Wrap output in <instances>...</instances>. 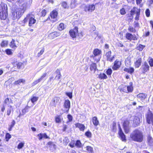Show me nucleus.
<instances>
[{
  "instance_id": "obj_40",
  "label": "nucleus",
  "mask_w": 153,
  "mask_h": 153,
  "mask_svg": "<svg viewBox=\"0 0 153 153\" xmlns=\"http://www.w3.org/2000/svg\"><path fill=\"white\" fill-rule=\"evenodd\" d=\"M59 30L60 31H62L64 28V24L62 23H60L59 25Z\"/></svg>"
},
{
  "instance_id": "obj_11",
  "label": "nucleus",
  "mask_w": 153,
  "mask_h": 153,
  "mask_svg": "<svg viewBox=\"0 0 153 153\" xmlns=\"http://www.w3.org/2000/svg\"><path fill=\"white\" fill-rule=\"evenodd\" d=\"M146 120L148 123H152L153 125V114L150 113H148L147 115Z\"/></svg>"
},
{
  "instance_id": "obj_1",
  "label": "nucleus",
  "mask_w": 153,
  "mask_h": 153,
  "mask_svg": "<svg viewBox=\"0 0 153 153\" xmlns=\"http://www.w3.org/2000/svg\"><path fill=\"white\" fill-rule=\"evenodd\" d=\"M130 137L134 141L141 142L143 140V133L139 130L135 129L131 134Z\"/></svg>"
},
{
  "instance_id": "obj_51",
  "label": "nucleus",
  "mask_w": 153,
  "mask_h": 153,
  "mask_svg": "<svg viewBox=\"0 0 153 153\" xmlns=\"http://www.w3.org/2000/svg\"><path fill=\"white\" fill-rule=\"evenodd\" d=\"M44 51V48H43L41 50V51L39 52L38 53L37 55V56L39 57L41 55H42L43 54Z\"/></svg>"
},
{
  "instance_id": "obj_35",
  "label": "nucleus",
  "mask_w": 153,
  "mask_h": 153,
  "mask_svg": "<svg viewBox=\"0 0 153 153\" xmlns=\"http://www.w3.org/2000/svg\"><path fill=\"white\" fill-rule=\"evenodd\" d=\"M25 142H22L20 143L17 146V149H22L24 146Z\"/></svg>"
},
{
  "instance_id": "obj_4",
  "label": "nucleus",
  "mask_w": 153,
  "mask_h": 153,
  "mask_svg": "<svg viewBox=\"0 0 153 153\" xmlns=\"http://www.w3.org/2000/svg\"><path fill=\"white\" fill-rule=\"evenodd\" d=\"M101 51L98 49H94L93 51L94 55L92 56L93 59L96 62L100 61L101 57Z\"/></svg>"
},
{
  "instance_id": "obj_9",
  "label": "nucleus",
  "mask_w": 153,
  "mask_h": 153,
  "mask_svg": "<svg viewBox=\"0 0 153 153\" xmlns=\"http://www.w3.org/2000/svg\"><path fill=\"white\" fill-rule=\"evenodd\" d=\"M133 120V123L134 126H138L140 123V118L137 116H133L131 117Z\"/></svg>"
},
{
  "instance_id": "obj_7",
  "label": "nucleus",
  "mask_w": 153,
  "mask_h": 153,
  "mask_svg": "<svg viewBox=\"0 0 153 153\" xmlns=\"http://www.w3.org/2000/svg\"><path fill=\"white\" fill-rule=\"evenodd\" d=\"M95 7L94 5H88L85 7L84 10L85 12H92L95 10Z\"/></svg>"
},
{
  "instance_id": "obj_48",
  "label": "nucleus",
  "mask_w": 153,
  "mask_h": 153,
  "mask_svg": "<svg viewBox=\"0 0 153 153\" xmlns=\"http://www.w3.org/2000/svg\"><path fill=\"white\" fill-rule=\"evenodd\" d=\"M11 136L8 133H7L5 135V138L6 141H8L11 138Z\"/></svg>"
},
{
  "instance_id": "obj_58",
  "label": "nucleus",
  "mask_w": 153,
  "mask_h": 153,
  "mask_svg": "<svg viewBox=\"0 0 153 153\" xmlns=\"http://www.w3.org/2000/svg\"><path fill=\"white\" fill-rule=\"evenodd\" d=\"M67 118L69 122H71L72 120L73 117L70 114H68L67 116Z\"/></svg>"
},
{
  "instance_id": "obj_15",
  "label": "nucleus",
  "mask_w": 153,
  "mask_h": 153,
  "mask_svg": "<svg viewBox=\"0 0 153 153\" xmlns=\"http://www.w3.org/2000/svg\"><path fill=\"white\" fill-rule=\"evenodd\" d=\"M64 107L67 110L66 112L68 113L70 107V102L69 100H65L64 104Z\"/></svg>"
},
{
  "instance_id": "obj_24",
  "label": "nucleus",
  "mask_w": 153,
  "mask_h": 153,
  "mask_svg": "<svg viewBox=\"0 0 153 153\" xmlns=\"http://www.w3.org/2000/svg\"><path fill=\"white\" fill-rule=\"evenodd\" d=\"M129 85L127 87V89L128 92H131L133 90V83L132 82L129 83Z\"/></svg>"
},
{
  "instance_id": "obj_20",
  "label": "nucleus",
  "mask_w": 153,
  "mask_h": 153,
  "mask_svg": "<svg viewBox=\"0 0 153 153\" xmlns=\"http://www.w3.org/2000/svg\"><path fill=\"white\" fill-rule=\"evenodd\" d=\"M76 0H71L70 4V7L71 9L75 8L76 6Z\"/></svg>"
},
{
  "instance_id": "obj_13",
  "label": "nucleus",
  "mask_w": 153,
  "mask_h": 153,
  "mask_svg": "<svg viewBox=\"0 0 153 153\" xmlns=\"http://www.w3.org/2000/svg\"><path fill=\"white\" fill-rule=\"evenodd\" d=\"M121 62L119 61L116 60L114 63V64L112 68L113 70H117L120 67L121 65Z\"/></svg>"
},
{
  "instance_id": "obj_27",
  "label": "nucleus",
  "mask_w": 153,
  "mask_h": 153,
  "mask_svg": "<svg viewBox=\"0 0 153 153\" xmlns=\"http://www.w3.org/2000/svg\"><path fill=\"white\" fill-rule=\"evenodd\" d=\"M10 46L11 48L14 49L17 47L16 43L14 40L12 39V41L10 42Z\"/></svg>"
},
{
  "instance_id": "obj_43",
  "label": "nucleus",
  "mask_w": 153,
  "mask_h": 153,
  "mask_svg": "<svg viewBox=\"0 0 153 153\" xmlns=\"http://www.w3.org/2000/svg\"><path fill=\"white\" fill-rule=\"evenodd\" d=\"M7 42L6 40H4L3 41L1 44V45L2 47H4L7 46Z\"/></svg>"
},
{
  "instance_id": "obj_45",
  "label": "nucleus",
  "mask_w": 153,
  "mask_h": 153,
  "mask_svg": "<svg viewBox=\"0 0 153 153\" xmlns=\"http://www.w3.org/2000/svg\"><path fill=\"white\" fill-rule=\"evenodd\" d=\"M86 150L88 152L92 153L93 151V148L90 146H88L86 147Z\"/></svg>"
},
{
  "instance_id": "obj_52",
  "label": "nucleus",
  "mask_w": 153,
  "mask_h": 153,
  "mask_svg": "<svg viewBox=\"0 0 153 153\" xmlns=\"http://www.w3.org/2000/svg\"><path fill=\"white\" fill-rule=\"evenodd\" d=\"M125 132L126 133H128L129 132V127L125 126L123 127Z\"/></svg>"
},
{
  "instance_id": "obj_2",
  "label": "nucleus",
  "mask_w": 153,
  "mask_h": 153,
  "mask_svg": "<svg viewBox=\"0 0 153 153\" xmlns=\"http://www.w3.org/2000/svg\"><path fill=\"white\" fill-rule=\"evenodd\" d=\"M7 7L4 3L0 4V18L1 19L5 20L7 17Z\"/></svg>"
},
{
  "instance_id": "obj_37",
  "label": "nucleus",
  "mask_w": 153,
  "mask_h": 153,
  "mask_svg": "<svg viewBox=\"0 0 153 153\" xmlns=\"http://www.w3.org/2000/svg\"><path fill=\"white\" fill-rule=\"evenodd\" d=\"M148 141L149 145L153 146V139L150 137H149L148 138Z\"/></svg>"
},
{
  "instance_id": "obj_32",
  "label": "nucleus",
  "mask_w": 153,
  "mask_h": 153,
  "mask_svg": "<svg viewBox=\"0 0 153 153\" xmlns=\"http://www.w3.org/2000/svg\"><path fill=\"white\" fill-rule=\"evenodd\" d=\"M99 77L101 79H106L107 78V76L104 73H100L99 75Z\"/></svg>"
},
{
  "instance_id": "obj_26",
  "label": "nucleus",
  "mask_w": 153,
  "mask_h": 153,
  "mask_svg": "<svg viewBox=\"0 0 153 153\" xmlns=\"http://www.w3.org/2000/svg\"><path fill=\"white\" fill-rule=\"evenodd\" d=\"M57 13L56 10H53L51 13V17L52 19H55L57 16Z\"/></svg>"
},
{
  "instance_id": "obj_34",
  "label": "nucleus",
  "mask_w": 153,
  "mask_h": 153,
  "mask_svg": "<svg viewBox=\"0 0 153 153\" xmlns=\"http://www.w3.org/2000/svg\"><path fill=\"white\" fill-rule=\"evenodd\" d=\"M16 123V122L14 120H13L11 123V124L9 126L8 130L9 131L12 130L13 127L14 126Z\"/></svg>"
},
{
  "instance_id": "obj_22",
  "label": "nucleus",
  "mask_w": 153,
  "mask_h": 153,
  "mask_svg": "<svg viewBox=\"0 0 153 153\" xmlns=\"http://www.w3.org/2000/svg\"><path fill=\"white\" fill-rule=\"evenodd\" d=\"M146 97V95L144 94H139L137 95V98L141 100H144Z\"/></svg>"
},
{
  "instance_id": "obj_39",
  "label": "nucleus",
  "mask_w": 153,
  "mask_h": 153,
  "mask_svg": "<svg viewBox=\"0 0 153 153\" xmlns=\"http://www.w3.org/2000/svg\"><path fill=\"white\" fill-rule=\"evenodd\" d=\"M13 64V65L14 66H16V65H17V68H19L22 64V63L21 62H18L17 61L14 63Z\"/></svg>"
},
{
  "instance_id": "obj_54",
  "label": "nucleus",
  "mask_w": 153,
  "mask_h": 153,
  "mask_svg": "<svg viewBox=\"0 0 153 153\" xmlns=\"http://www.w3.org/2000/svg\"><path fill=\"white\" fill-rule=\"evenodd\" d=\"M128 30L131 32H135V29L132 27H129L128 28Z\"/></svg>"
},
{
  "instance_id": "obj_56",
  "label": "nucleus",
  "mask_w": 153,
  "mask_h": 153,
  "mask_svg": "<svg viewBox=\"0 0 153 153\" xmlns=\"http://www.w3.org/2000/svg\"><path fill=\"white\" fill-rule=\"evenodd\" d=\"M47 75V73H44L42 76H41V77L39 79L41 81L43 79L46 77Z\"/></svg>"
},
{
  "instance_id": "obj_21",
  "label": "nucleus",
  "mask_w": 153,
  "mask_h": 153,
  "mask_svg": "<svg viewBox=\"0 0 153 153\" xmlns=\"http://www.w3.org/2000/svg\"><path fill=\"white\" fill-rule=\"evenodd\" d=\"M76 127L79 128L80 131H84L85 128L84 125L82 124L78 123L76 124Z\"/></svg>"
},
{
  "instance_id": "obj_12",
  "label": "nucleus",
  "mask_w": 153,
  "mask_h": 153,
  "mask_svg": "<svg viewBox=\"0 0 153 153\" xmlns=\"http://www.w3.org/2000/svg\"><path fill=\"white\" fill-rule=\"evenodd\" d=\"M149 67L148 63L146 62H145L144 64L142 65L140 69L142 70L143 73H145L149 70Z\"/></svg>"
},
{
  "instance_id": "obj_6",
  "label": "nucleus",
  "mask_w": 153,
  "mask_h": 153,
  "mask_svg": "<svg viewBox=\"0 0 153 153\" xmlns=\"http://www.w3.org/2000/svg\"><path fill=\"white\" fill-rule=\"evenodd\" d=\"M69 33L72 38L76 37L78 34V28L75 27L74 29L71 30L69 31Z\"/></svg>"
},
{
  "instance_id": "obj_41",
  "label": "nucleus",
  "mask_w": 153,
  "mask_h": 153,
  "mask_svg": "<svg viewBox=\"0 0 153 153\" xmlns=\"http://www.w3.org/2000/svg\"><path fill=\"white\" fill-rule=\"evenodd\" d=\"M38 99V97H33L31 99V101L32 102L34 103V102L36 101Z\"/></svg>"
},
{
  "instance_id": "obj_44",
  "label": "nucleus",
  "mask_w": 153,
  "mask_h": 153,
  "mask_svg": "<svg viewBox=\"0 0 153 153\" xmlns=\"http://www.w3.org/2000/svg\"><path fill=\"white\" fill-rule=\"evenodd\" d=\"M129 122L128 120H126L125 121L123 124V127L127 126L129 127Z\"/></svg>"
},
{
  "instance_id": "obj_17",
  "label": "nucleus",
  "mask_w": 153,
  "mask_h": 153,
  "mask_svg": "<svg viewBox=\"0 0 153 153\" xmlns=\"http://www.w3.org/2000/svg\"><path fill=\"white\" fill-rule=\"evenodd\" d=\"M111 51L107 52L106 54V56L107 57V60L110 62H112L114 58V56H113L112 57H111Z\"/></svg>"
},
{
  "instance_id": "obj_59",
  "label": "nucleus",
  "mask_w": 153,
  "mask_h": 153,
  "mask_svg": "<svg viewBox=\"0 0 153 153\" xmlns=\"http://www.w3.org/2000/svg\"><path fill=\"white\" fill-rule=\"evenodd\" d=\"M146 14L147 17H149L150 15V11L149 9H147L146 11Z\"/></svg>"
},
{
  "instance_id": "obj_19",
  "label": "nucleus",
  "mask_w": 153,
  "mask_h": 153,
  "mask_svg": "<svg viewBox=\"0 0 153 153\" xmlns=\"http://www.w3.org/2000/svg\"><path fill=\"white\" fill-rule=\"evenodd\" d=\"M26 80L23 79H20L14 82V84L16 85H20L21 83L25 84V82Z\"/></svg>"
},
{
  "instance_id": "obj_14",
  "label": "nucleus",
  "mask_w": 153,
  "mask_h": 153,
  "mask_svg": "<svg viewBox=\"0 0 153 153\" xmlns=\"http://www.w3.org/2000/svg\"><path fill=\"white\" fill-rule=\"evenodd\" d=\"M60 35V32L56 31L50 33L49 35L48 36L50 39H53L58 36H59Z\"/></svg>"
},
{
  "instance_id": "obj_46",
  "label": "nucleus",
  "mask_w": 153,
  "mask_h": 153,
  "mask_svg": "<svg viewBox=\"0 0 153 153\" xmlns=\"http://www.w3.org/2000/svg\"><path fill=\"white\" fill-rule=\"evenodd\" d=\"M85 135L88 138H91L92 136L91 133L90 131H88L85 133Z\"/></svg>"
},
{
  "instance_id": "obj_61",
  "label": "nucleus",
  "mask_w": 153,
  "mask_h": 153,
  "mask_svg": "<svg viewBox=\"0 0 153 153\" xmlns=\"http://www.w3.org/2000/svg\"><path fill=\"white\" fill-rule=\"evenodd\" d=\"M37 137L39 140H41L42 139V133H40L37 135Z\"/></svg>"
},
{
  "instance_id": "obj_62",
  "label": "nucleus",
  "mask_w": 153,
  "mask_h": 153,
  "mask_svg": "<svg viewBox=\"0 0 153 153\" xmlns=\"http://www.w3.org/2000/svg\"><path fill=\"white\" fill-rule=\"evenodd\" d=\"M41 13L42 16H44L45 15L46 12L45 10H44L42 11Z\"/></svg>"
},
{
  "instance_id": "obj_38",
  "label": "nucleus",
  "mask_w": 153,
  "mask_h": 153,
  "mask_svg": "<svg viewBox=\"0 0 153 153\" xmlns=\"http://www.w3.org/2000/svg\"><path fill=\"white\" fill-rule=\"evenodd\" d=\"M30 108V107L28 106H26L25 108L23 109H22V111L23 114V115L25 113L27 112L28 109Z\"/></svg>"
},
{
  "instance_id": "obj_50",
  "label": "nucleus",
  "mask_w": 153,
  "mask_h": 153,
  "mask_svg": "<svg viewBox=\"0 0 153 153\" xmlns=\"http://www.w3.org/2000/svg\"><path fill=\"white\" fill-rule=\"evenodd\" d=\"M145 47V46L143 45L140 44L137 47V48L139 51H141L143 50V49Z\"/></svg>"
},
{
  "instance_id": "obj_30",
  "label": "nucleus",
  "mask_w": 153,
  "mask_h": 153,
  "mask_svg": "<svg viewBox=\"0 0 153 153\" xmlns=\"http://www.w3.org/2000/svg\"><path fill=\"white\" fill-rule=\"evenodd\" d=\"M61 5L64 9H68L69 8L67 3L65 1H63L62 2Z\"/></svg>"
},
{
  "instance_id": "obj_3",
  "label": "nucleus",
  "mask_w": 153,
  "mask_h": 153,
  "mask_svg": "<svg viewBox=\"0 0 153 153\" xmlns=\"http://www.w3.org/2000/svg\"><path fill=\"white\" fill-rule=\"evenodd\" d=\"M29 20V25L31 26L32 25L36 23V20L34 19V16L32 14H28L26 17L24 19L23 21L24 23L27 22V20Z\"/></svg>"
},
{
  "instance_id": "obj_5",
  "label": "nucleus",
  "mask_w": 153,
  "mask_h": 153,
  "mask_svg": "<svg viewBox=\"0 0 153 153\" xmlns=\"http://www.w3.org/2000/svg\"><path fill=\"white\" fill-rule=\"evenodd\" d=\"M24 12V11L22 9V8H20L17 9L16 12L13 13V19H15L20 17L21 15Z\"/></svg>"
},
{
  "instance_id": "obj_47",
  "label": "nucleus",
  "mask_w": 153,
  "mask_h": 153,
  "mask_svg": "<svg viewBox=\"0 0 153 153\" xmlns=\"http://www.w3.org/2000/svg\"><path fill=\"white\" fill-rule=\"evenodd\" d=\"M41 81L40 80V79H38L35 80L34 82H33L32 84V86H34L35 85H36L37 84V83L40 82Z\"/></svg>"
},
{
  "instance_id": "obj_16",
  "label": "nucleus",
  "mask_w": 153,
  "mask_h": 153,
  "mask_svg": "<svg viewBox=\"0 0 153 153\" xmlns=\"http://www.w3.org/2000/svg\"><path fill=\"white\" fill-rule=\"evenodd\" d=\"M119 134L121 140L123 141H126V136L123 133V132L122 129L120 127L119 128Z\"/></svg>"
},
{
  "instance_id": "obj_64",
  "label": "nucleus",
  "mask_w": 153,
  "mask_h": 153,
  "mask_svg": "<svg viewBox=\"0 0 153 153\" xmlns=\"http://www.w3.org/2000/svg\"><path fill=\"white\" fill-rule=\"evenodd\" d=\"M42 138H49V137H48L47 134L45 133L42 134Z\"/></svg>"
},
{
  "instance_id": "obj_55",
  "label": "nucleus",
  "mask_w": 153,
  "mask_h": 153,
  "mask_svg": "<svg viewBox=\"0 0 153 153\" xmlns=\"http://www.w3.org/2000/svg\"><path fill=\"white\" fill-rule=\"evenodd\" d=\"M149 62L151 67L153 66V59L152 58L149 59Z\"/></svg>"
},
{
  "instance_id": "obj_29",
  "label": "nucleus",
  "mask_w": 153,
  "mask_h": 153,
  "mask_svg": "<svg viewBox=\"0 0 153 153\" xmlns=\"http://www.w3.org/2000/svg\"><path fill=\"white\" fill-rule=\"evenodd\" d=\"M141 59H138L135 63V66L136 68H138L141 65Z\"/></svg>"
},
{
  "instance_id": "obj_25",
  "label": "nucleus",
  "mask_w": 153,
  "mask_h": 153,
  "mask_svg": "<svg viewBox=\"0 0 153 153\" xmlns=\"http://www.w3.org/2000/svg\"><path fill=\"white\" fill-rule=\"evenodd\" d=\"M92 122L95 126H97L99 124V121L96 117H93L92 118Z\"/></svg>"
},
{
  "instance_id": "obj_36",
  "label": "nucleus",
  "mask_w": 153,
  "mask_h": 153,
  "mask_svg": "<svg viewBox=\"0 0 153 153\" xmlns=\"http://www.w3.org/2000/svg\"><path fill=\"white\" fill-rule=\"evenodd\" d=\"M62 119L61 116H58L56 117V123H60Z\"/></svg>"
},
{
  "instance_id": "obj_60",
  "label": "nucleus",
  "mask_w": 153,
  "mask_h": 153,
  "mask_svg": "<svg viewBox=\"0 0 153 153\" xmlns=\"http://www.w3.org/2000/svg\"><path fill=\"white\" fill-rule=\"evenodd\" d=\"M120 13L122 15H124L126 13L125 10L124 8H122L120 10Z\"/></svg>"
},
{
  "instance_id": "obj_63",
  "label": "nucleus",
  "mask_w": 153,
  "mask_h": 153,
  "mask_svg": "<svg viewBox=\"0 0 153 153\" xmlns=\"http://www.w3.org/2000/svg\"><path fill=\"white\" fill-rule=\"evenodd\" d=\"M147 2L149 5L151 6L152 4H153V0H149Z\"/></svg>"
},
{
  "instance_id": "obj_31",
  "label": "nucleus",
  "mask_w": 153,
  "mask_h": 153,
  "mask_svg": "<svg viewBox=\"0 0 153 153\" xmlns=\"http://www.w3.org/2000/svg\"><path fill=\"white\" fill-rule=\"evenodd\" d=\"M75 146L77 147L81 148L83 146V145L81 143L80 140H77L75 143Z\"/></svg>"
},
{
  "instance_id": "obj_33",
  "label": "nucleus",
  "mask_w": 153,
  "mask_h": 153,
  "mask_svg": "<svg viewBox=\"0 0 153 153\" xmlns=\"http://www.w3.org/2000/svg\"><path fill=\"white\" fill-rule=\"evenodd\" d=\"M97 68V65L95 63H92L90 66V69L91 71L94 70L95 72Z\"/></svg>"
},
{
  "instance_id": "obj_10",
  "label": "nucleus",
  "mask_w": 153,
  "mask_h": 153,
  "mask_svg": "<svg viewBox=\"0 0 153 153\" xmlns=\"http://www.w3.org/2000/svg\"><path fill=\"white\" fill-rule=\"evenodd\" d=\"M60 98L58 97H55L50 102V105L51 106L55 107L58 103L59 102Z\"/></svg>"
},
{
  "instance_id": "obj_42",
  "label": "nucleus",
  "mask_w": 153,
  "mask_h": 153,
  "mask_svg": "<svg viewBox=\"0 0 153 153\" xmlns=\"http://www.w3.org/2000/svg\"><path fill=\"white\" fill-rule=\"evenodd\" d=\"M69 140L67 137H65L63 140V143L65 145H67L69 142Z\"/></svg>"
},
{
  "instance_id": "obj_53",
  "label": "nucleus",
  "mask_w": 153,
  "mask_h": 153,
  "mask_svg": "<svg viewBox=\"0 0 153 153\" xmlns=\"http://www.w3.org/2000/svg\"><path fill=\"white\" fill-rule=\"evenodd\" d=\"M5 52L8 55H11L12 54V52L11 49H8L6 50Z\"/></svg>"
},
{
  "instance_id": "obj_57",
  "label": "nucleus",
  "mask_w": 153,
  "mask_h": 153,
  "mask_svg": "<svg viewBox=\"0 0 153 153\" xmlns=\"http://www.w3.org/2000/svg\"><path fill=\"white\" fill-rule=\"evenodd\" d=\"M112 73V71L111 69H108L106 71V74L108 75H110Z\"/></svg>"
},
{
  "instance_id": "obj_49",
  "label": "nucleus",
  "mask_w": 153,
  "mask_h": 153,
  "mask_svg": "<svg viewBox=\"0 0 153 153\" xmlns=\"http://www.w3.org/2000/svg\"><path fill=\"white\" fill-rule=\"evenodd\" d=\"M57 75H56L55 79H59L60 78L61 74L60 71L58 70L57 71Z\"/></svg>"
},
{
  "instance_id": "obj_23",
  "label": "nucleus",
  "mask_w": 153,
  "mask_h": 153,
  "mask_svg": "<svg viewBox=\"0 0 153 153\" xmlns=\"http://www.w3.org/2000/svg\"><path fill=\"white\" fill-rule=\"evenodd\" d=\"M124 71L130 74H132L134 71V69L133 68H125Z\"/></svg>"
},
{
  "instance_id": "obj_8",
  "label": "nucleus",
  "mask_w": 153,
  "mask_h": 153,
  "mask_svg": "<svg viewBox=\"0 0 153 153\" xmlns=\"http://www.w3.org/2000/svg\"><path fill=\"white\" fill-rule=\"evenodd\" d=\"M126 38L130 41L132 40H135L137 39L136 36L135 35H133L129 33H127L126 35Z\"/></svg>"
},
{
  "instance_id": "obj_18",
  "label": "nucleus",
  "mask_w": 153,
  "mask_h": 153,
  "mask_svg": "<svg viewBox=\"0 0 153 153\" xmlns=\"http://www.w3.org/2000/svg\"><path fill=\"white\" fill-rule=\"evenodd\" d=\"M140 9L135 7H134L131 10V15H134L135 14H137V13H140Z\"/></svg>"
},
{
  "instance_id": "obj_28",
  "label": "nucleus",
  "mask_w": 153,
  "mask_h": 153,
  "mask_svg": "<svg viewBox=\"0 0 153 153\" xmlns=\"http://www.w3.org/2000/svg\"><path fill=\"white\" fill-rule=\"evenodd\" d=\"M13 110L11 105L8 106V108L7 110V114L8 116H9L12 111H13Z\"/></svg>"
}]
</instances>
